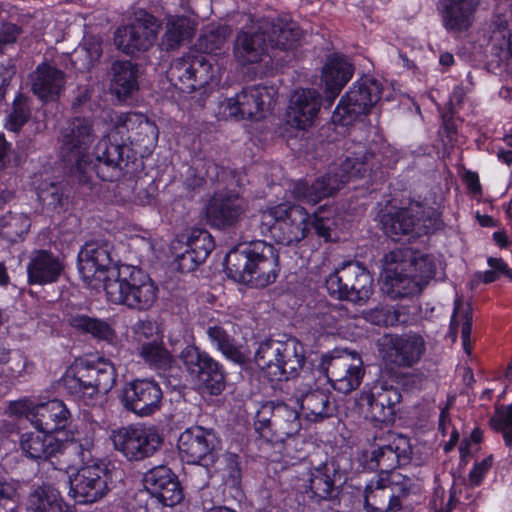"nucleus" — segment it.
<instances>
[{"instance_id": "nucleus-1", "label": "nucleus", "mask_w": 512, "mask_h": 512, "mask_svg": "<svg viewBox=\"0 0 512 512\" xmlns=\"http://www.w3.org/2000/svg\"><path fill=\"white\" fill-rule=\"evenodd\" d=\"M93 120L73 117L59 130V157L74 164V174L82 184L96 176L103 181H115L123 175L130 161L131 149L125 144L112 143L109 138L98 141L92 154L89 149L96 140Z\"/></svg>"}, {"instance_id": "nucleus-2", "label": "nucleus", "mask_w": 512, "mask_h": 512, "mask_svg": "<svg viewBox=\"0 0 512 512\" xmlns=\"http://www.w3.org/2000/svg\"><path fill=\"white\" fill-rule=\"evenodd\" d=\"M224 265L228 277L256 288L273 283L280 270L274 246L261 240L239 244L230 250Z\"/></svg>"}, {"instance_id": "nucleus-3", "label": "nucleus", "mask_w": 512, "mask_h": 512, "mask_svg": "<svg viewBox=\"0 0 512 512\" xmlns=\"http://www.w3.org/2000/svg\"><path fill=\"white\" fill-rule=\"evenodd\" d=\"M384 165L382 154L359 147L340 164L339 171L317 178L311 185L300 180L292 184L291 195L300 201L316 204L333 195L352 178H362L376 172Z\"/></svg>"}, {"instance_id": "nucleus-4", "label": "nucleus", "mask_w": 512, "mask_h": 512, "mask_svg": "<svg viewBox=\"0 0 512 512\" xmlns=\"http://www.w3.org/2000/svg\"><path fill=\"white\" fill-rule=\"evenodd\" d=\"M304 346L294 337L285 341L265 340L255 353V362L271 381L296 377L305 364Z\"/></svg>"}, {"instance_id": "nucleus-5", "label": "nucleus", "mask_w": 512, "mask_h": 512, "mask_svg": "<svg viewBox=\"0 0 512 512\" xmlns=\"http://www.w3.org/2000/svg\"><path fill=\"white\" fill-rule=\"evenodd\" d=\"M309 220L304 207L281 203L262 211L259 226L263 235L269 234L276 243L291 246L307 236Z\"/></svg>"}, {"instance_id": "nucleus-6", "label": "nucleus", "mask_w": 512, "mask_h": 512, "mask_svg": "<svg viewBox=\"0 0 512 512\" xmlns=\"http://www.w3.org/2000/svg\"><path fill=\"white\" fill-rule=\"evenodd\" d=\"M107 299L130 309L148 310L157 299V287L148 274L139 268L124 265L119 277L106 284Z\"/></svg>"}, {"instance_id": "nucleus-7", "label": "nucleus", "mask_w": 512, "mask_h": 512, "mask_svg": "<svg viewBox=\"0 0 512 512\" xmlns=\"http://www.w3.org/2000/svg\"><path fill=\"white\" fill-rule=\"evenodd\" d=\"M178 449L182 459L205 468L201 472H205L206 479L199 483V487L207 486L211 477L210 469L218 461L221 451V441L214 430L202 426L187 428L180 434Z\"/></svg>"}, {"instance_id": "nucleus-8", "label": "nucleus", "mask_w": 512, "mask_h": 512, "mask_svg": "<svg viewBox=\"0 0 512 512\" xmlns=\"http://www.w3.org/2000/svg\"><path fill=\"white\" fill-rule=\"evenodd\" d=\"M373 278L359 262L344 263L330 274L325 281L328 293L354 304H364L372 294Z\"/></svg>"}, {"instance_id": "nucleus-9", "label": "nucleus", "mask_w": 512, "mask_h": 512, "mask_svg": "<svg viewBox=\"0 0 512 512\" xmlns=\"http://www.w3.org/2000/svg\"><path fill=\"white\" fill-rule=\"evenodd\" d=\"M115 256L114 246L109 241L87 242L78 255V267L83 280L89 285H93L94 281L102 282L105 289L109 281L119 277L124 266L116 264Z\"/></svg>"}, {"instance_id": "nucleus-10", "label": "nucleus", "mask_w": 512, "mask_h": 512, "mask_svg": "<svg viewBox=\"0 0 512 512\" xmlns=\"http://www.w3.org/2000/svg\"><path fill=\"white\" fill-rule=\"evenodd\" d=\"M413 479L400 473L371 480L365 488L366 512H398L413 487Z\"/></svg>"}, {"instance_id": "nucleus-11", "label": "nucleus", "mask_w": 512, "mask_h": 512, "mask_svg": "<svg viewBox=\"0 0 512 512\" xmlns=\"http://www.w3.org/2000/svg\"><path fill=\"white\" fill-rule=\"evenodd\" d=\"M159 28L156 17L144 9H138L129 24L116 29L114 43L124 54L135 56L154 45Z\"/></svg>"}, {"instance_id": "nucleus-12", "label": "nucleus", "mask_w": 512, "mask_h": 512, "mask_svg": "<svg viewBox=\"0 0 512 512\" xmlns=\"http://www.w3.org/2000/svg\"><path fill=\"white\" fill-rule=\"evenodd\" d=\"M254 425L262 437H270L276 442H283L301 429L298 411L283 402L273 401L260 407Z\"/></svg>"}, {"instance_id": "nucleus-13", "label": "nucleus", "mask_w": 512, "mask_h": 512, "mask_svg": "<svg viewBox=\"0 0 512 512\" xmlns=\"http://www.w3.org/2000/svg\"><path fill=\"white\" fill-rule=\"evenodd\" d=\"M362 364L356 352L334 351L322 356L319 369L335 390L347 394L360 386L364 376Z\"/></svg>"}, {"instance_id": "nucleus-14", "label": "nucleus", "mask_w": 512, "mask_h": 512, "mask_svg": "<svg viewBox=\"0 0 512 512\" xmlns=\"http://www.w3.org/2000/svg\"><path fill=\"white\" fill-rule=\"evenodd\" d=\"M114 448L130 461L151 457L160 449L163 438L155 427L126 426L112 431Z\"/></svg>"}, {"instance_id": "nucleus-15", "label": "nucleus", "mask_w": 512, "mask_h": 512, "mask_svg": "<svg viewBox=\"0 0 512 512\" xmlns=\"http://www.w3.org/2000/svg\"><path fill=\"white\" fill-rule=\"evenodd\" d=\"M381 98V88L376 80L357 82L343 96L332 114V121L348 126L366 115Z\"/></svg>"}, {"instance_id": "nucleus-16", "label": "nucleus", "mask_w": 512, "mask_h": 512, "mask_svg": "<svg viewBox=\"0 0 512 512\" xmlns=\"http://www.w3.org/2000/svg\"><path fill=\"white\" fill-rule=\"evenodd\" d=\"M168 78L182 93H192L213 79L212 64L205 55L190 53L172 62Z\"/></svg>"}, {"instance_id": "nucleus-17", "label": "nucleus", "mask_w": 512, "mask_h": 512, "mask_svg": "<svg viewBox=\"0 0 512 512\" xmlns=\"http://www.w3.org/2000/svg\"><path fill=\"white\" fill-rule=\"evenodd\" d=\"M69 495L79 504H93L101 500L108 491L111 472L104 463L87 464L69 478Z\"/></svg>"}, {"instance_id": "nucleus-18", "label": "nucleus", "mask_w": 512, "mask_h": 512, "mask_svg": "<svg viewBox=\"0 0 512 512\" xmlns=\"http://www.w3.org/2000/svg\"><path fill=\"white\" fill-rule=\"evenodd\" d=\"M180 359L190 376L198 381L211 395H219L225 389V374L216 360L207 352L190 345L180 353Z\"/></svg>"}, {"instance_id": "nucleus-19", "label": "nucleus", "mask_w": 512, "mask_h": 512, "mask_svg": "<svg viewBox=\"0 0 512 512\" xmlns=\"http://www.w3.org/2000/svg\"><path fill=\"white\" fill-rule=\"evenodd\" d=\"M412 455V448L407 437L402 435L393 436L392 441L377 444V447L370 451H363L360 456V464L367 470H380L390 472L396 467L409 463Z\"/></svg>"}, {"instance_id": "nucleus-20", "label": "nucleus", "mask_w": 512, "mask_h": 512, "mask_svg": "<svg viewBox=\"0 0 512 512\" xmlns=\"http://www.w3.org/2000/svg\"><path fill=\"white\" fill-rule=\"evenodd\" d=\"M383 357L398 368H411L421 361L427 350L424 337L416 332L385 336Z\"/></svg>"}, {"instance_id": "nucleus-21", "label": "nucleus", "mask_w": 512, "mask_h": 512, "mask_svg": "<svg viewBox=\"0 0 512 512\" xmlns=\"http://www.w3.org/2000/svg\"><path fill=\"white\" fill-rule=\"evenodd\" d=\"M270 100L271 95L266 87L250 86L223 101L221 108L229 117L260 120L264 117Z\"/></svg>"}, {"instance_id": "nucleus-22", "label": "nucleus", "mask_w": 512, "mask_h": 512, "mask_svg": "<svg viewBox=\"0 0 512 512\" xmlns=\"http://www.w3.org/2000/svg\"><path fill=\"white\" fill-rule=\"evenodd\" d=\"M424 210L420 204L391 210L380 215L383 232L392 240L398 241L402 236L428 233V226L421 225Z\"/></svg>"}, {"instance_id": "nucleus-23", "label": "nucleus", "mask_w": 512, "mask_h": 512, "mask_svg": "<svg viewBox=\"0 0 512 512\" xmlns=\"http://www.w3.org/2000/svg\"><path fill=\"white\" fill-rule=\"evenodd\" d=\"M162 390L152 380H135L124 390L122 402L124 407L138 416H150L160 409Z\"/></svg>"}, {"instance_id": "nucleus-24", "label": "nucleus", "mask_w": 512, "mask_h": 512, "mask_svg": "<svg viewBox=\"0 0 512 512\" xmlns=\"http://www.w3.org/2000/svg\"><path fill=\"white\" fill-rule=\"evenodd\" d=\"M146 490L164 506L173 507L183 498V490L177 476L164 465L156 466L144 474Z\"/></svg>"}, {"instance_id": "nucleus-25", "label": "nucleus", "mask_w": 512, "mask_h": 512, "mask_svg": "<svg viewBox=\"0 0 512 512\" xmlns=\"http://www.w3.org/2000/svg\"><path fill=\"white\" fill-rule=\"evenodd\" d=\"M480 0H440L437 6L447 32L460 34L473 25Z\"/></svg>"}, {"instance_id": "nucleus-26", "label": "nucleus", "mask_w": 512, "mask_h": 512, "mask_svg": "<svg viewBox=\"0 0 512 512\" xmlns=\"http://www.w3.org/2000/svg\"><path fill=\"white\" fill-rule=\"evenodd\" d=\"M271 50L266 31L260 29V20L242 29L235 40L234 55L241 64H253L262 61Z\"/></svg>"}, {"instance_id": "nucleus-27", "label": "nucleus", "mask_w": 512, "mask_h": 512, "mask_svg": "<svg viewBox=\"0 0 512 512\" xmlns=\"http://www.w3.org/2000/svg\"><path fill=\"white\" fill-rule=\"evenodd\" d=\"M321 107V96L315 89L296 90L289 100L288 123L298 129L311 127Z\"/></svg>"}, {"instance_id": "nucleus-28", "label": "nucleus", "mask_w": 512, "mask_h": 512, "mask_svg": "<svg viewBox=\"0 0 512 512\" xmlns=\"http://www.w3.org/2000/svg\"><path fill=\"white\" fill-rule=\"evenodd\" d=\"M246 210L247 203L238 194L219 193L207 207V218L211 225L226 228L237 223Z\"/></svg>"}, {"instance_id": "nucleus-29", "label": "nucleus", "mask_w": 512, "mask_h": 512, "mask_svg": "<svg viewBox=\"0 0 512 512\" xmlns=\"http://www.w3.org/2000/svg\"><path fill=\"white\" fill-rule=\"evenodd\" d=\"M260 29L266 31L271 50L287 51L295 49L303 35L296 22L282 17L260 19Z\"/></svg>"}, {"instance_id": "nucleus-30", "label": "nucleus", "mask_w": 512, "mask_h": 512, "mask_svg": "<svg viewBox=\"0 0 512 512\" xmlns=\"http://www.w3.org/2000/svg\"><path fill=\"white\" fill-rule=\"evenodd\" d=\"M66 75L54 65L42 63L31 74V88L44 101L58 99L65 90Z\"/></svg>"}, {"instance_id": "nucleus-31", "label": "nucleus", "mask_w": 512, "mask_h": 512, "mask_svg": "<svg viewBox=\"0 0 512 512\" xmlns=\"http://www.w3.org/2000/svg\"><path fill=\"white\" fill-rule=\"evenodd\" d=\"M353 65L343 56H330L322 69L321 80L329 105L333 103L353 75Z\"/></svg>"}, {"instance_id": "nucleus-32", "label": "nucleus", "mask_w": 512, "mask_h": 512, "mask_svg": "<svg viewBox=\"0 0 512 512\" xmlns=\"http://www.w3.org/2000/svg\"><path fill=\"white\" fill-rule=\"evenodd\" d=\"M82 368L84 377L88 384L93 385L92 389L96 398L107 394L116 384V370L114 365L103 358L89 360L84 358L76 359Z\"/></svg>"}, {"instance_id": "nucleus-33", "label": "nucleus", "mask_w": 512, "mask_h": 512, "mask_svg": "<svg viewBox=\"0 0 512 512\" xmlns=\"http://www.w3.org/2000/svg\"><path fill=\"white\" fill-rule=\"evenodd\" d=\"M70 411L59 399H53L35 406L34 418L31 423L43 432L52 434L64 429L70 422Z\"/></svg>"}, {"instance_id": "nucleus-34", "label": "nucleus", "mask_w": 512, "mask_h": 512, "mask_svg": "<svg viewBox=\"0 0 512 512\" xmlns=\"http://www.w3.org/2000/svg\"><path fill=\"white\" fill-rule=\"evenodd\" d=\"M385 263L402 262L423 288L435 274V265L428 255L414 253L409 248L395 249L384 256Z\"/></svg>"}, {"instance_id": "nucleus-35", "label": "nucleus", "mask_w": 512, "mask_h": 512, "mask_svg": "<svg viewBox=\"0 0 512 512\" xmlns=\"http://www.w3.org/2000/svg\"><path fill=\"white\" fill-rule=\"evenodd\" d=\"M20 447L28 458L46 461L62 451L63 442L50 433L38 430L22 434Z\"/></svg>"}, {"instance_id": "nucleus-36", "label": "nucleus", "mask_w": 512, "mask_h": 512, "mask_svg": "<svg viewBox=\"0 0 512 512\" xmlns=\"http://www.w3.org/2000/svg\"><path fill=\"white\" fill-rule=\"evenodd\" d=\"M62 270L61 261L53 253L36 251L27 265L28 282L38 285L56 282Z\"/></svg>"}, {"instance_id": "nucleus-37", "label": "nucleus", "mask_w": 512, "mask_h": 512, "mask_svg": "<svg viewBox=\"0 0 512 512\" xmlns=\"http://www.w3.org/2000/svg\"><path fill=\"white\" fill-rule=\"evenodd\" d=\"M301 410L311 422H322L336 415L337 406L331 392L326 389H314L301 395Z\"/></svg>"}, {"instance_id": "nucleus-38", "label": "nucleus", "mask_w": 512, "mask_h": 512, "mask_svg": "<svg viewBox=\"0 0 512 512\" xmlns=\"http://www.w3.org/2000/svg\"><path fill=\"white\" fill-rule=\"evenodd\" d=\"M386 264V293L391 298H401L422 291L419 280H416L402 262Z\"/></svg>"}, {"instance_id": "nucleus-39", "label": "nucleus", "mask_w": 512, "mask_h": 512, "mask_svg": "<svg viewBox=\"0 0 512 512\" xmlns=\"http://www.w3.org/2000/svg\"><path fill=\"white\" fill-rule=\"evenodd\" d=\"M111 88L118 97L138 89V66L129 60L114 61L110 68Z\"/></svg>"}, {"instance_id": "nucleus-40", "label": "nucleus", "mask_w": 512, "mask_h": 512, "mask_svg": "<svg viewBox=\"0 0 512 512\" xmlns=\"http://www.w3.org/2000/svg\"><path fill=\"white\" fill-rule=\"evenodd\" d=\"M59 385L68 394L84 401L86 404H92L97 399L92 389L93 385L88 384L87 378L84 377L82 368L76 359L61 377Z\"/></svg>"}, {"instance_id": "nucleus-41", "label": "nucleus", "mask_w": 512, "mask_h": 512, "mask_svg": "<svg viewBox=\"0 0 512 512\" xmlns=\"http://www.w3.org/2000/svg\"><path fill=\"white\" fill-rule=\"evenodd\" d=\"M67 322L78 332L89 334L95 339L111 342L115 338L114 330L104 320L76 313L69 315Z\"/></svg>"}, {"instance_id": "nucleus-42", "label": "nucleus", "mask_w": 512, "mask_h": 512, "mask_svg": "<svg viewBox=\"0 0 512 512\" xmlns=\"http://www.w3.org/2000/svg\"><path fill=\"white\" fill-rule=\"evenodd\" d=\"M193 27L186 17H172L165 25V32L159 43V47L163 51H174L178 49L182 43L192 37Z\"/></svg>"}, {"instance_id": "nucleus-43", "label": "nucleus", "mask_w": 512, "mask_h": 512, "mask_svg": "<svg viewBox=\"0 0 512 512\" xmlns=\"http://www.w3.org/2000/svg\"><path fill=\"white\" fill-rule=\"evenodd\" d=\"M206 334L211 344L227 359L237 364H244L246 362L245 354L223 327L219 325L209 326L206 330Z\"/></svg>"}, {"instance_id": "nucleus-44", "label": "nucleus", "mask_w": 512, "mask_h": 512, "mask_svg": "<svg viewBox=\"0 0 512 512\" xmlns=\"http://www.w3.org/2000/svg\"><path fill=\"white\" fill-rule=\"evenodd\" d=\"M29 512H65L64 504L58 491L50 487H39L28 498Z\"/></svg>"}, {"instance_id": "nucleus-45", "label": "nucleus", "mask_w": 512, "mask_h": 512, "mask_svg": "<svg viewBox=\"0 0 512 512\" xmlns=\"http://www.w3.org/2000/svg\"><path fill=\"white\" fill-rule=\"evenodd\" d=\"M307 488V493L319 500H334L339 494L338 487L335 486L326 465L318 467L310 473Z\"/></svg>"}, {"instance_id": "nucleus-46", "label": "nucleus", "mask_w": 512, "mask_h": 512, "mask_svg": "<svg viewBox=\"0 0 512 512\" xmlns=\"http://www.w3.org/2000/svg\"><path fill=\"white\" fill-rule=\"evenodd\" d=\"M103 53L102 41L96 36H87L83 43L78 47L71 58L75 69L79 71L89 70Z\"/></svg>"}, {"instance_id": "nucleus-47", "label": "nucleus", "mask_w": 512, "mask_h": 512, "mask_svg": "<svg viewBox=\"0 0 512 512\" xmlns=\"http://www.w3.org/2000/svg\"><path fill=\"white\" fill-rule=\"evenodd\" d=\"M185 246L194 257L204 262L214 248V241L207 230L193 229L187 236Z\"/></svg>"}, {"instance_id": "nucleus-48", "label": "nucleus", "mask_w": 512, "mask_h": 512, "mask_svg": "<svg viewBox=\"0 0 512 512\" xmlns=\"http://www.w3.org/2000/svg\"><path fill=\"white\" fill-rule=\"evenodd\" d=\"M140 355L147 363L158 369H166L172 362L169 351L157 340L144 343Z\"/></svg>"}, {"instance_id": "nucleus-49", "label": "nucleus", "mask_w": 512, "mask_h": 512, "mask_svg": "<svg viewBox=\"0 0 512 512\" xmlns=\"http://www.w3.org/2000/svg\"><path fill=\"white\" fill-rule=\"evenodd\" d=\"M459 312L462 313L463 317V324L461 329L463 347L467 353H470V337L472 331V308L469 304H467L464 307L462 301L459 298H457L455 300V308L450 323V329L453 337L456 336L457 332L458 323L456 317Z\"/></svg>"}, {"instance_id": "nucleus-50", "label": "nucleus", "mask_w": 512, "mask_h": 512, "mask_svg": "<svg viewBox=\"0 0 512 512\" xmlns=\"http://www.w3.org/2000/svg\"><path fill=\"white\" fill-rule=\"evenodd\" d=\"M131 142L136 146L143 148L144 151H150L157 143L158 128L147 119L141 120L129 136Z\"/></svg>"}, {"instance_id": "nucleus-51", "label": "nucleus", "mask_w": 512, "mask_h": 512, "mask_svg": "<svg viewBox=\"0 0 512 512\" xmlns=\"http://www.w3.org/2000/svg\"><path fill=\"white\" fill-rule=\"evenodd\" d=\"M38 198L43 205L57 212L66 209L69 203L68 196L65 195L62 188L55 183L42 185L38 191Z\"/></svg>"}, {"instance_id": "nucleus-52", "label": "nucleus", "mask_w": 512, "mask_h": 512, "mask_svg": "<svg viewBox=\"0 0 512 512\" xmlns=\"http://www.w3.org/2000/svg\"><path fill=\"white\" fill-rule=\"evenodd\" d=\"M223 464V467H220L215 472L220 475L226 485L237 488L242 479L240 457L234 453H226L223 455Z\"/></svg>"}, {"instance_id": "nucleus-53", "label": "nucleus", "mask_w": 512, "mask_h": 512, "mask_svg": "<svg viewBox=\"0 0 512 512\" xmlns=\"http://www.w3.org/2000/svg\"><path fill=\"white\" fill-rule=\"evenodd\" d=\"M490 425L496 432L502 433L507 446H512V405L497 408Z\"/></svg>"}, {"instance_id": "nucleus-54", "label": "nucleus", "mask_w": 512, "mask_h": 512, "mask_svg": "<svg viewBox=\"0 0 512 512\" xmlns=\"http://www.w3.org/2000/svg\"><path fill=\"white\" fill-rule=\"evenodd\" d=\"M23 358L16 353L11 356L10 350L0 346V378H14L23 370Z\"/></svg>"}, {"instance_id": "nucleus-55", "label": "nucleus", "mask_w": 512, "mask_h": 512, "mask_svg": "<svg viewBox=\"0 0 512 512\" xmlns=\"http://www.w3.org/2000/svg\"><path fill=\"white\" fill-rule=\"evenodd\" d=\"M362 400L366 401L368 405L367 417L372 421L378 423H391L394 421L396 409L386 406L383 402L377 401L376 399L368 398L365 394L362 396Z\"/></svg>"}, {"instance_id": "nucleus-56", "label": "nucleus", "mask_w": 512, "mask_h": 512, "mask_svg": "<svg viewBox=\"0 0 512 512\" xmlns=\"http://www.w3.org/2000/svg\"><path fill=\"white\" fill-rule=\"evenodd\" d=\"M94 443L92 438L84 437L82 439H73L69 442L63 443L62 451L60 453L74 454L82 463H88L92 458V449Z\"/></svg>"}, {"instance_id": "nucleus-57", "label": "nucleus", "mask_w": 512, "mask_h": 512, "mask_svg": "<svg viewBox=\"0 0 512 512\" xmlns=\"http://www.w3.org/2000/svg\"><path fill=\"white\" fill-rule=\"evenodd\" d=\"M366 394L368 395V398L383 402V404H386V406L393 409L396 408V405L400 403L402 398L397 388L393 386H387L385 384L375 386L373 390Z\"/></svg>"}, {"instance_id": "nucleus-58", "label": "nucleus", "mask_w": 512, "mask_h": 512, "mask_svg": "<svg viewBox=\"0 0 512 512\" xmlns=\"http://www.w3.org/2000/svg\"><path fill=\"white\" fill-rule=\"evenodd\" d=\"M198 161L205 183L208 181L212 184L224 182L225 179L229 176V171L226 168L220 166L214 160L201 159Z\"/></svg>"}, {"instance_id": "nucleus-59", "label": "nucleus", "mask_w": 512, "mask_h": 512, "mask_svg": "<svg viewBox=\"0 0 512 512\" xmlns=\"http://www.w3.org/2000/svg\"><path fill=\"white\" fill-rule=\"evenodd\" d=\"M30 118V110L27 103L21 98H17L13 104V110L9 114L6 126L12 131H19L20 128Z\"/></svg>"}, {"instance_id": "nucleus-60", "label": "nucleus", "mask_w": 512, "mask_h": 512, "mask_svg": "<svg viewBox=\"0 0 512 512\" xmlns=\"http://www.w3.org/2000/svg\"><path fill=\"white\" fill-rule=\"evenodd\" d=\"M157 327L151 320H139L132 327L134 340L143 346L144 343L157 340L156 335Z\"/></svg>"}, {"instance_id": "nucleus-61", "label": "nucleus", "mask_w": 512, "mask_h": 512, "mask_svg": "<svg viewBox=\"0 0 512 512\" xmlns=\"http://www.w3.org/2000/svg\"><path fill=\"white\" fill-rule=\"evenodd\" d=\"M364 319L377 326H393L392 322V307L391 306H379L373 309H369L363 312Z\"/></svg>"}, {"instance_id": "nucleus-62", "label": "nucleus", "mask_w": 512, "mask_h": 512, "mask_svg": "<svg viewBox=\"0 0 512 512\" xmlns=\"http://www.w3.org/2000/svg\"><path fill=\"white\" fill-rule=\"evenodd\" d=\"M323 212V208H319L318 211L314 212L312 216H310V220L308 221L309 228L312 227L315 230V233L320 238H323L325 241H329L331 239V224L332 220L323 217L321 214Z\"/></svg>"}, {"instance_id": "nucleus-63", "label": "nucleus", "mask_w": 512, "mask_h": 512, "mask_svg": "<svg viewBox=\"0 0 512 512\" xmlns=\"http://www.w3.org/2000/svg\"><path fill=\"white\" fill-rule=\"evenodd\" d=\"M202 263L201 259L194 257V254L186 248L183 252L176 255L173 266L181 273H190L195 271Z\"/></svg>"}, {"instance_id": "nucleus-64", "label": "nucleus", "mask_w": 512, "mask_h": 512, "mask_svg": "<svg viewBox=\"0 0 512 512\" xmlns=\"http://www.w3.org/2000/svg\"><path fill=\"white\" fill-rule=\"evenodd\" d=\"M22 30L19 26L7 23L3 24L0 28V54L5 53L9 47H12Z\"/></svg>"}]
</instances>
